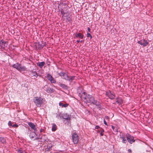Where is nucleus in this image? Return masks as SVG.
Masks as SVG:
<instances>
[{"label":"nucleus","mask_w":153,"mask_h":153,"mask_svg":"<svg viewBox=\"0 0 153 153\" xmlns=\"http://www.w3.org/2000/svg\"><path fill=\"white\" fill-rule=\"evenodd\" d=\"M79 88L78 89V93H79V96L80 97L84 102L86 103H89V101L90 100L91 97L92 96L89 94H88L85 92H83L81 94L79 91Z\"/></svg>","instance_id":"1"},{"label":"nucleus","mask_w":153,"mask_h":153,"mask_svg":"<svg viewBox=\"0 0 153 153\" xmlns=\"http://www.w3.org/2000/svg\"><path fill=\"white\" fill-rule=\"evenodd\" d=\"M33 102L38 107H41L43 102V99L41 97H35L33 98Z\"/></svg>","instance_id":"2"},{"label":"nucleus","mask_w":153,"mask_h":153,"mask_svg":"<svg viewBox=\"0 0 153 153\" xmlns=\"http://www.w3.org/2000/svg\"><path fill=\"white\" fill-rule=\"evenodd\" d=\"M90 99V100L89 101V103L95 105L99 110L101 109V106L100 102L97 101V100H95L93 96L91 97Z\"/></svg>","instance_id":"3"},{"label":"nucleus","mask_w":153,"mask_h":153,"mask_svg":"<svg viewBox=\"0 0 153 153\" xmlns=\"http://www.w3.org/2000/svg\"><path fill=\"white\" fill-rule=\"evenodd\" d=\"M126 137L127 138V141L128 140L130 144H132L135 141V140L134 139V137L128 133L126 134Z\"/></svg>","instance_id":"4"},{"label":"nucleus","mask_w":153,"mask_h":153,"mask_svg":"<svg viewBox=\"0 0 153 153\" xmlns=\"http://www.w3.org/2000/svg\"><path fill=\"white\" fill-rule=\"evenodd\" d=\"M73 142L74 144H76L78 142V136L76 133H74L72 135Z\"/></svg>","instance_id":"5"},{"label":"nucleus","mask_w":153,"mask_h":153,"mask_svg":"<svg viewBox=\"0 0 153 153\" xmlns=\"http://www.w3.org/2000/svg\"><path fill=\"white\" fill-rule=\"evenodd\" d=\"M43 89L47 93H53L55 91V90L54 89L50 88L49 87H48L47 85L44 86L43 87Z\"/></svg>","instance_id":"6"},{"label":"nucleus","mask_w":153,"mask_h":153,"mask_svg":"<svg viewBox=\"0 0 153 153\" xmlns=\"http://www.w3.org/2000/svg\"><path fill=\"white\" fill-rule=\"evenodd\" d=\"M34 44L35 48L37 50L42 49L45 45H42L40 44L39 42L35 43Z\"/></svg>","instance_id":"7"},{"label":"nucleus","mask_w":153,"mask_h":153,"mask_svg":"<svg viewBox=\"0 0 153 153\" xmlns=\"http://www.w3.org/2000/svg\"><path fill=\"white\" fill-rule=\"evenodd\" d=\"M7 42H6L3 40H2L0 41V46L2 48H4L5 47H7Z\"/></svg>","instance_id":"8"},{"label":"nucleus","mask_w":153,"mask_h":153,"mask_svg":"<svg viewBox=\"0 0 153 153\" xmlns=\"http://www.w3.org/2000/svg\"><path fill=\"white\" fill-rule=\"evenodd\" d=\"M106 94L111 99H114L115 97V94L111 93L110 91L109 93L106 92Z\"/></svg>","instance_id":"9"},{"label":"nucleus","mask_w":153,"mask_h":153,"mask_svg":"<svg viewBox=\"0 0 153 153\" xmlns=\"http://www.w3.org/2000/svg\"><path fill=\"white\" fill-rule=\"evenodd\" d=\"M59 75L60 76H63V79L66 80H67L68 76L64 72H61L60 73Z\"/></svg>","instance_id":"10"},{"label":"nucleus","mask_w":153,"mask_h":153,"mask_svg":"<svg viewBox=\"0 0 153 153\" xmlns=\"http://www.w3.org/2000/svg\"><path fill=\"white\" fill-rule=\"evenodd\" d=\"M120 138L122 140V143H127V140H126V137L124 135L122 134L121 136H120Z\"/></svg>","instance_id":"11"},{"label":"nucleus","mask_w":153,"mask_h":153,"mask_svg":"<svg viewBox=\"0 0 153 153\" xmlns=\"http://www.w3.org/2000/svg\"><path fill=\"white\" fill-rule=\"evenodd\" d=\"M79 37L81 39H82L83 38V35L80 33H76L75 34V36L74 38Z\"/></svg>","instance_id":"12"},{"label":"nucleus","mask_w":153,"mask_h":153,"mask_svg":"<svg viewBox=\"0 0 153 153\" xmlns=\"http://www.w3.org/2000/svg\"><path fill=\"white\" fill-rule=\"evenodd\" d=\"M75 76H68V79H67L68 81L70 82H72L73 80L75 79Z\"/></svg>","instance_id":"13"},{"label":"nucleus","mask_w":153,"mask_h":153,"mask_svg":"<svg viewBox=\"0 0 153 153\" xmlns=\"http://www.w3.org/2000/svg\"><path fill=\"white\" fill-rule=\"evenodd\" d=\"M59 85L65 89L67 90L68 88V86L65 84L59 83Z\"/></svg>","instance_id":"14"},{"label":"nucleus","mask_w":153,"mask_h":153,"mask_svg":"<svg viewBox=\"0 0 153 153\" xmlns=\"http://www.w3.org/2000/svg\"><path fill=\"white\" fill-rule=\"evenodd\" d=\"M20 66L19 67V71H25L26 70V68L24 66H22L20 64Z\"/></svg>","instance_id":"15"},{"label":"nucleus","mask_w":153,"mask_h":153,"mask_svg":"<svg viewBox=\"0 0 153 153\" xmlns=\"http://www.w3.org/2000/svg\"><path fill=\"white\" fill-rule=\"evenodd\" d=\"M45 64L44 62H39L37 63V65L38 66H39L40 68H42L45 65Z\"/></svg>","instance_id":"16"},{"label":"nucleus","mask_w":153,"mask_h":153,"mask_svg":"<svg viewBox=\"0 0 153 153\" xmlns=\"http://www.w3.org/2000/svg\"><path fill=\"white\" fill-rule=\"evenodd\" d=\"M20 64L16 63L15 64L13 65L12 66L14 68L18 70H19V67L20 66Z\"/></svg>","instance_id":"17"},{"label":"nucleus","mask_w":153,"mask_h":153,"mask_svg":"<svg viewBox=\"0 0 153 153\" xmlns=\"http://www.w3.org/2000/svg\"><path fill=\"white\" fill-rule=\"evenodd\" d=\"M30 72L31 74L33 75V76H36V77L38 76V75L37 74V73L34 70H32Z\"/></svg>","instance_id":"18"},{"label":"nucleus","mask_w":153,"mask_h":153,"mask_svg":"<svg viewBox=\"0 0 153 153\" xmlns=\"http://www.w3.org/2000/svg\"><path fill=\"white\" fill-rule=\"evenodd\" d=\"M63 119H65L66 120H70V117H69L67 115V114H66L63 116Z\"/></svg>","instance_id":"19"},{"label":"nucleus","mask_w":153,"mask_h":153,"mask_svg":"<svg viewBox=\"0 0 153 153\" xmlns=\"http://www.w3.org/2000/svg\"><path fill=\"white\" fill-rule=\"evenodd\" d=\"M28 125L32 129H34V127H35V125L33 123L31 122H29L28 123Z\"/></svg>","instance_id":"20"},{"label":"nucleus","mask_w":153,"mask_h":153,"mask_svg":"<svg viewBox=\"0 0 153 153\" xmlns=\"http://www.w3.org/2000/svg\"><path fill=\"white\" fill-rule=\"evenodd\" d=\"M52 130L53 131H55L56 130L57 126L55 123H53L52 125Z\"/></svg>","instance_id":"21"},{"label":"nucleus","mask_w":153,"mask_h":153,"mask_svg":"<svg viewBox=\"0 0 153 153\" xmlns=\"http://www.w3.org/2000/svg\"><path fill=\"white\" fill-rule=\"evenodd\" d=\"M143 46L145 47L148 44L149 42H148L147 40H146L145 39H143Z\"/></svg>","instance_id":"22"},{"label":"nucleus","mask_w":153,"mask_h":153,"mask_svg":"<svg viewBox=\"0 0 153 153\" xmlns=\"http://www.w3.org/2000/svg\"><path fill=\"white\" fill-rule=\"evenodd\" d=\"M47 76L48 79L49 81L51 80V79L53 78L51 74H47Z\"/></svg>","instance_id":"23"},{"label":"nucleus","mask_w":153,"mask_h":153,"mask_svg":"<svg viewBox=\"0 0 153 153\" xmlns=\"http://www.w3.org/2000/svg\"><path fill=\"white\" fill-rule=\"evenodd\" d=\"M59 105L60 106H61L64 107H67L68 105V104L66 103L65 104H63L62 103H61V102L59 103Z\"/></svg>","instance_id":"24"},{"label":"nucleus","mask_w":153,"mask_h":153,"mask_svg":"<svg viewBox=\"0 0 153 153\" xmlns=\"http://www.w3.org/2000/svg\"><path fill=\"white\" fill-rule=\"evenodd\" d=\"M0 142L4 143L6 142L5 139L3 137H0Z\"/></svg>","instance_id":"25"},{"label":"nucleus","mask_w":153,"mask_h":153,"mask_svg":"<svg viewBox=\"0 0 153 153\" xmlns=\"http://www.w3.org/2000/svg\"><path fill=\"white\" fill-rule=\"evenodd\" d=\"M45 135H44L43 136H42V137H40V135L39 134V136L38 137H37L36 138H35V139H34V140H38L39 139H41V140H42V137H45Z\"/></svg>","instance_id":"26"},{"label":"nucleus","mask_w":153,"mask_h":153,"mask_svg":"<svg viewBox=\"0 0 153 153\" xmlns=\"http://www.w3.org/2000/svg\"><path fill=\"white\" fill-rule=\"evenodd\" d=\"M61 13L62 15V16H63L65 14H67V13L65 12L63 9L61 10Z\"/></svg>","instance_id":"27"},{"label":"nucleus","mask_w":153,"mask_h":153,"mask_svg":"<svg viewBox=\"0 0 153 153\" xmlns=\"http://www.w3.org/2000/svg\"><path fill=\"white\" fill-rule=\"evenodd\" d=\"M111 127L113 129V131H114L115 132H117V128L114 126H111Z\"/></svg>","instance_id":"28"},{"label":"nucleus","mask_w":153,"mask_h":153,"mask_svg":"<svg viewBox=\"0 0 153 153\" xmlns=\"http://www.w3.org/2000/svg\"><path fill=\"white\" fill-rule=\"evenodd\" d=\"M100 130L101 131V132L100 133V135L101 136H102L103 135V132H104V130L103 129H102V128H100Z\"/></svg>","instance_id":"29"},{"label":"nucleus","mask_w":153,"mask_h":153,"mask_svg":"<svg viewBox=\"0 0 153 153\" xmlns=\"http://www.w3.org/2000/svg\"><path fill=\"white\" fill-rule=\"evenodd\" d=\"M51 83H56V80L54 79V78H53L51 79V80L50 81Z\"/></svg>","instance_id":"30"},{"label":"nucleus","mask_w":153,"mask_h":153,"mask_svg":"<svg viewBox=\"0 0 153 153\" xmlns=\"http://www.w3.org/2000/svg\"><path fill=\"white\" fill-rule=\"evenodd\" d=\"M33 129L34 130V135H36V136H37V134L36 133L37 132L36 128L35 127L34 128V129Z\"/></svg>","instance_id":"31"},{"label":"nucleus","mask_w":153,"mask_h":153,"mask_svg":"<svg viewBox=\"0 0 153 153\" xmlns=\"http://www.w3.org/2000/svg\"><path fill=\"white\" fill-rule=\"evenodd\" d=\"M143 39L142 40H141L140 41H139L138 42V43L141 45L143 46Z\"/></svg>","instance_id":"32"},{"label":"nucleus","mask_w":153,"mask_h":153,"mask_svg":"<svg viewBox=\"0 0 153 153\" xmlns=\"http://www.w3.org/2000/svg\"><path fill=\"white\" fill-rule=\"evenodd\" d=\"M87 37L88 38L90 37V39H91L92 38V37L91 34L89 33H87Z\"/></svg>","instance_id":"33"},{"label":"nucleus","mask_w":153,"mask_h":153,"mask_svg":"<svg viewBox=\"0 0 153 153\" xmlns=\"http://www.w3.org/2000/svg\"><path fill=\"white\" fill-rule=\"evenodd\" d=\"M30 137L31 138L33 139L34 138V133L33 134H30Z\"/></svg>","instance_id":"34"},{"label":"nucleus","mask_w":153,"mask_h":153,"mask_svg":"<svg viewBox=\"0 0 153 153\" xmlns=\"http://www.w3.org/2000/svg\"><path fill=\"white\" fill-rule=\"evenodd\" d=\"M8 125L10 126H12V123L11 121H9L8 122Z\"/></svg>","instance_id":"35"},{"label":"nucleus","mask_w":153,"mask_h":153,"mask_svg":"<svg viewBox=\"0 0 153 153\" xmlns=\"http://www.w3.org/2000/svg\"><path fill=\"white\" fill-rule=\"evenodd\" d=\"M17 152L18 153H22V152H23V151H22V150L20 149H19L18 150Z\"/></svg>","instance_id":"36"},{"label":"nucleus","mask_w":153,"mask_h":153,"mask_svg":"<svg viewBox=\"0 0 153 153\" xmlns=\"http://www.w3.org/2000/svg\"><path fill=\"white\" fill-rule=\"evenodd\" d=\"M12 127L16 128L18 127V125L17 124H15L12 126Z\"/></svg>","instance_id":"37"},{"label":"nucleus","mask_w":153,"mask_h":153,"mask_svg":"<svg viewBox=\"0 0 153 153\" xmlns=\"http://www.w3.org/2000/svg\"><path fill=\"white\" fill-rule=\"evenodd\" d=\"M104 123L105 125L108 126V124H107L106 121L105 120V119H104Z\"/></svg>","instance_id":"38"},{"label":"nucleus","mask_w":153,"mask_h":153,"mask_svg":"<svg viewBox=\"0 0 153 153\" xmlns=\"http://www.w3.org/2000/svg\"><path fill=\"white\" fill-rule=\"evenodd\" d=\"M105 119H106L107 120H109V117L108 116H105Z\"/></svg>","instance_id":"39"},{"label":"nucleus","mask_w":153,"mask_h":153,"mask_svg":"<svg viewBox=\"0 0 153 153\" xmlns=\"http://www.w3.org/2000/svg\"><path fill=\"white\" fill-rule=\"evenodd\" d=\"M99 128H100L99 126H97L95 127V128L96 129H98Z\"/></svg>","instance_id":"40"},{"label":"nucleus","mask_w":153,"mask_h":153,"mask_svg":"<svg viewBox=\"0 0 153 153\" xmlns=\"http://www.w3.org/2000/svg\"><path fill=\"white\" fill-rule=\"evenodd\" d=\"M67 19L69 22H70L71 21V18L70 17H68Z\"/></svg>","instance_id":"41"},{"label":"nucleus","mask_w":153,"mask_h":153,"mask_svg":"<svg viewBox=\"0 0 153 153\" xmlns=\"http://www.w3.org/2000/svg\"><path fill=\"white\" fill-rule=\"evenodd\" d=\"M87 29L88 32H91V29L89 27H88Z\"/></svg>","instance_id":"42"},{"label":"nucleus","mask_w":153,"mask_h":153,"mask_svg":"<svg viewBox=\"0 0 153 153\" xmlns=\"http://www.w3.org/2000/svg\"><path fill=\"white\" fill-rule=\"evenodd\" d=\"M116 102H117L118 103H120V101L117 98L116 99Z\"/></svg>","instance_id":"43"},{"label":"nucleus","mask_w":153,"mask_h":153,"mask_svg":"<svg viewBox=\"0 0 153 153\" xmlns=\"http://www.w3.org/2000/svg\"><path fill=\"white\" fill-rule=\"evenodd\" d=\"M68 16V13H67V14H65V15H64L63 16L64 17H67Z\"/></svg>","instance_id":"44"},{"label":"nucleus","mask_w":153,"mask_h":153,"mask_svg":"<svg viewBox=\"0 0 153 153\" xmlns=\"http://www.w3.org/2000/svg\"><path fill=\"white\" fill-rule=\"evenodd\" d=\"M128 151L129 152H131V150L130 149H128Z\"/></svg>","instance_id":"45"},{"label":"nucleus","mask_w":153,"mask_h":153,"mask_svg":"<svg viewBox=\"0 0 153 153\" xmlns=\"http://www.w3.org/2000/svg\"><path fill=\"white\" fill-rule=\"evenodd\" d=\"M43 131V129H40V132H42Z\"/></svg>","instance_id":"46"},{"label":"nucleus","mask_w":153,"mask_h":153,"mask_svg":"<svg viewBox=\"0 0 153 153\" xmlns=\"http://www.w3.org/2000/svg\"><path fill=\"white\" fill-rule=\"evenodd\" d=\"M76 42L77 43H79L80 42V41L79 40H77L76 41Z\"/></svg>","instance_id":"47"},{"label":"nucleus","mask_w":153,"mask_h":153,"mask_svg":"<svg viewBox=\"0 0 153 153\" xmlns=\"http://www.w3.org/2000/svg\"><path fill=\"white\" fill-rule=\"evenodd\" d=\"M22 153H26V152L25 151H23V152H22Z\"/></svg>","instance_id":"48"},{"label":"nucleus","mask_w":153,"mask_h":153,"mask_svg":"<svg viewBox=\"0 0 153 153\" xmlns=\"http://www.w3.org/2000/svg\"><path fill=\"white\" fill-rule=\"evenodd\" d=\"M43 141H45V139H44L42 140Z\"/></svg>","instance_id":"49"},{"label":"nucleus","mask_w":153,"mask_h":153,"mask_svg":"<svg viewBox=\"0 0 153 153\" xmlns=\"http://www.w3.org/2000/svg\"><path fill=\"white\" fill-rule=\"evenodd\" d=\"M80 42H82V40H81V41H80Z\"/></svg>","instance_id":"50"},{"label":"nucleus","mask_w":153,"mask_h":153,"mask_svg":"<svg viewBox=\"0 0 153 153\" xmlns=\"http://www.w3.org/2000/svg\"><path fill=\"white\" fill-rule=\"evenodd\" d=\"M98 132H100V131L98 130Z\"/></svg>","instance_id":"51"}]
</instances>
